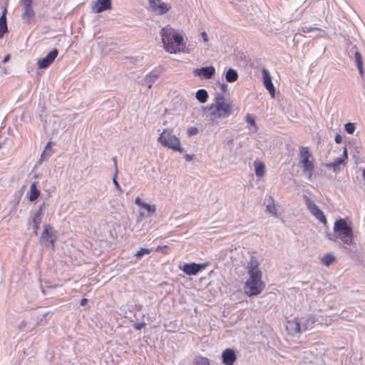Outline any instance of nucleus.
Wrapping results in <instances>:
<instances>
[{"instance_id":"nucleus-1","label":"nucleus","mask_w":365,"mask_h":365,"mask_svg":"<svg viewBox=\"0 0 365 365\" xmlns=\"http://www.w3.org/2000/svg\"><path fill=\"white\" fill-rule=\"evenodd\" d=\"M334 234L327 233V238L333 242L341 240L346 245H354V234L352 228L344 219L336 220L334 225Z\"/></svg>"},{"instance_id":"nucleus-2","label":"nucleus","mask_w":365,"mask_h":365,"mask_svg":"<svg viewBox=\"0 0 365 365\" xmlns=\"http://www.w3.org/2000/svg\"><path fill=\"white\" fill-rule=\"evenodd\" d=\"M213 108L215 109L211 113V115L215 118H227L232 114L231 103L225 102L223 94H216L215 102L210 106V109Z\"/></svg>"},{"instance_id":"nucleus-3","label":"nucleus","mask_w":365,"mask_h":365,"mask_svg":"<svg viewBox=\"0 0 365 365\" xmlns=\"http://www.w3.org/2000/svg\"><path fill=\"white\" fill-rule=\"evenodd\" d=\"M262 273H252L249 274V278L244 284V292L246 295L251 297L259 294L265 287L262 280Z\"/></svg>"},{"instance_id":"nucleus-4","label":"nucleus","mask_w":365,"mask_h":365,"mask_svg":"<svg viewBox=\"0 0 365 365\" xmlns=\"http://www.w3.org/2000/svg\"><path fill=\"white\" fill-rule=\"evenodd\" d=\"M158 140L163 146L172 149L174 151L182 153L184 150L180 145L179 138L173 134L172 131H168L167 129L163 130Z\"/></svg>"},{"instance_id":"nucleus-5","label":"nucleus","mask_w":365,"mask_h":365,"mask_svg":"<svg viewBox=\"0 0 365 365\" xmlns=\"http://www.w3.org/2000/svg\"><path fill=\"white\" fill-rule=\"evenodd\" d=\"M299 157V164L302 168L303 173L308 176L309 179H311L314 170V164L313 160H310L312 155L308 147L300 148Z\"/></svg>"},{"instance_id":"nucleus-6","label":"nucleus","mask_w":365,"mask_h":365,"mask_svg":"<svg viewBox=\"0 0 365 365\" xmlns=\"http://www.w3.org/2000/svg\"><path fill=\"white\" fill-rule=\"evenodd\" d=\"M175 33V30L169 26L163 27L160 32L163 47L170 53H176L180 51V49L173 43V35Z\"/></svg>"},{"instance_id":"nucleus-7","label":"nucleus","mask_w":365,"mask_h":365,"mask_svg":"<svg viewBox=\"0 0 365 365\" xmlns=\"http://www.w3.org/2000/svg\"><path fill=\"white\" fill-rule=\"evenodd\" d=\"M56 239V232L53 230V227L48 224L44 225L43 230L39 239V243L54 250Z\"/></svg>"},{"instance_id":"nucleus-8","label":"nucleus","mask_w":365,"mask_h":365,"mask_svg":"<svg viewBox=\"0 0 365 365\" xmlns=\"http://www.w3.org/2000/svg\"><path fill=\"white\" fill-rule=\"evenodd\" d=\"M305 205L309 212L321 223L327 225V221L324 212L319 208L315 202L309 197L304 196Z\"/></svg>"},{"instance_id":"nucleus-9","label":"nucleus","mask_w":365,"mask_h":365,"mask_svg":"<svg viewBox=\"0 0 365 365\" xmlns=\"http://www.w3.org/2000/svg\"><path fill=\"white\" fill-rule=\"evenodd\" d=\"M207 264V263H185L180 267V269L187 275H196L203 270Z\"/></svg>"},{"instance_id":"nucleus-10","label":"nucleus","mask_w":365,"mask_h":365,"mask_svg":"<svg viewBox=\"0 0 365 365\" xmlns=\"http://www.w3.org/2000/svg\"><path fill=\"white\" fill-rule=\"evenodd\" d=\"M148 1L152 11L158 15H163L171 9L170 4L163 2L161 0H148Z\"/></svg>"},{"instance_id":"nucleus-11","label":"nucleus","mask_w":365,"mask_h":365,"mask_svg":"<svg viewBox=\"0 0 365 365\" xmlns=\"http://www.w3.org/2000/svg\"><path fill=\"white\" fill-rule=\"evenodd\" d=\"M348 161V150L346 146H344L343 148L342 155L339 158H337L334 160V162L327 163L326 167L328 169H332L334 173H337L340 170V166L341 165H346Z\"/></svg>"},{"instance_id":"nucleus-12","label":"nucleus","mask_w":365,"mask_h":365,"mask_svg":"<svg viewBox=\"0 0 365 365\" xmlns=\"http://www.w3.org/2000/svg\"><path fill=\"white\" fill-rule=\"evenodd\" d=\"M58 54L57 48L51 50L45 57L40 58L37 61L38 68L39 69H46L50 66Z\"/></svg>"},{"instance_id":"nucleus-13","label":"nucleus","mask_w":365,"mask_h":365,"mask_svg":"<svg viewBox=\"0 0 365 365\" xmlns=\"http://www.w3.org/2000/svg\"><path fill=\"white\" fill-rule=\"evenodd\" d=\"M195 76L200 77L201 79H210L215 73V68L213 66L201 67L193 70Z\"/></svg>"},{"instance_id":"nucleus-14","label":"nucleus","mask_w":365,"mask_h":365,"mask_svg":"<svg viewBox=\"0 0 365 365\" xmlns=\"http://www.w3.org/2000/svg\"><path fill=\"white\" fill-rule=\"evenodd\" d=\"M45 205L46 203L43 202L42 205L38 207V210L36 211L33 216L32 228L36 235L38 234V230H39L40 225L42 222V219L44 215L43 211Z\"/></svg>"},{"instance_id":"nucleus-15","label":"nucleus","mask_w":365,"mask_h":365,"mask_svg":"<svg viewBox=\"0 0 365 365\" xmlns=\"http://www.w3.org/2000/svg\"><path fill=\"white\" fill-rule=\"evenodd\" d=\"M112 8L111 0H96L92 3L91 9L93 13L99 14Z\"/></svg>"},{"instance_id":"nucleus-16","label":"nucleus","mask_w":365,"mask_h":365,"mask_svg":"<svg viewBox=\"0 0 365 365\" xmlns=\"http://www.w3.org/2000/svg\"><path fill=\"white\" fill-rule=\"evenodd\" d=\"M286 328L289 334L292 336H295L297 334L303 332L302 329V322H300V320H298L297 318L288 321Z\"/></svg>"},{"instance_id":"nucleus-17","label":"nucleus","mask_w":365,"mask_h":365,"mask_svg":"<svg viewBox=\"0 0 365 365\" xmlns=\"http://www.w3.org/2000/svg\"><path fill=\"white\" fill-rule=\"evenodd\" d=\"M262 73L264 86L269 91L272 97H274L275 93V88L269 71L266 68H263L262 70Z\"/></svg>"},{"instance_id":"nucleus-18","label":"nucleus","mask_w":365,"mask_h":365,"mask_svg":"<svg viewBox=\"0 0 365 365\" xmlns=\"http://www.w3.org/2000/svg\"><path fill=\"white\" fill-rule=\"evenodd\" d=\"M237 359V355L235 350L227 348L222 353V362L225 365H234Z\"/></svg>"},{"instance_id":"nucleus-19","label":"nucleus","mask_w":365,"mask_h":365,"mask_svg":"<svg viewBox=\"0 0 365 365\" xmlns=\"http://www.w3.org/2000/svg\"><path fill=\"white\" fill-rule=\"evenodd\" d=\"M318 321L317 317L315 314H309L306 318L300 319L302 322V329L303 332L313 328L314 324Z\"/></svg>"},{"instance_id":"nucleus-20","label":"nucleus","mask_w":365,"mask_h":365,"mask_svg":"<svg viewBox=\"0 0 365 365\" xmlns=\"http://www.w3.org/2000/svg\"><path fill=\"white\" fill-rule=\"evenodd\" d=\"M160 73L158 71L150 72L144 78V83L148 88H151L153 83L159 78Z\"/></svg>"},{"instance_id":"nucleus-21","label":"nucleus","mask_w":365,"mask_h":365,"mask_svg":"<svg viewBox=\"0 0 365 365\" xmlns=\"http://www.w3.org/2000/svg\"><path fill=\"white\" fill-rule=\"evenodd\" d=\"M248 274L252 273L262 274V271L259 268V262L255 257H252L247 266Z\"/></svg>"},{"instance_id":"nucleus-22","label":"nucleus","mask_w":365,"mask_h":365,"mask_svg":"<svg viewBox=\"0 0 365 365\" xmlns=\"http://www.w3.org/2000/svg\"><path fill=\"white\" fill-rule=\"evenodd\" d=\"M38 182H33L30 186L28 197L31 202L36 200L40 195V190L37 187Z\"/></svg>"},{"instance_id":"nucleus-23","label":"nucleus","mask_w":365,"mask_h":365,"mask_svg":"<svg viewBox=\"0 0 365 365\" xmlns=\"http://www.w3.org/2000/svg\"><path fill=\"white\" fill-rule=\"evenodd\" d=\"M35 17V12L31 7L24 8V12L22 14V19L26 22L30 23Z\"/></svg>"},{"instance_id":"nucleus-24","label":"nucleus","mask_w":365,"mask_h":365,"mask_svg":"<svg viewBox=\"0 0 365 365\" xmlns=\"http://www.w3.org/2000/svg\"><path fill=\"white\" fill-rule=\"evenodd\" d=\"M225 78L228 83H234L238 78L237 71L234 68H230L225 72Z\"/></svg>"},{"instance_id":"nucleus-25","label":"nucleus","mask_w":365,"mask_h":365,"mask_svg":"<svg viewBox=\"0 0 365 365\" xmlns=\"http://www.w3.org/2000/svg\"><path fill=\"white\" fill-rule=\"evenodd\" d=\"M196 99L201 103H205L208 98L207 91L204 88L199 89L195 94Z\"/></svg>"},{"instance_id":"nucleus-26","label":"nucleus","mask_w":365,"mask_h":365,"mask_svg":"<svg viewBox=\"0 0 365 365\" xmlns=\"http://www.w3.org/2000/svg\"><path fill=\"white\" fill-rule=\"evenodd\" d=\"M255 165V175L257 177H262L265 172V166L263 163H254Z\"/></svg>"},{"instance_id":"nucleus-27","label":"nucleus","mask_w":365,"mask_h":365,"mask_svg":"<svg viewBox=\"0 0 365 365\" xmlns=\"http://www.w3.org/2000/svg\"><path fill=\"white\" fill-rule=\"evenodd\" d=\"M193 363L194 365H210L209 359L202 356H197L194 359Z\"/></svg>"},{"instance_id":"nucleus-28","label":"nucleus","mask_w":365,"mask_h":365,"mask_svg":"<svg viewBox=\"0 0 365 365\" xmlns=\"http://www.w3.org/2000/svg\"><path fill=\"white\" fill-rule=\"evenodd\" d=\"M173 43L175 46L177 48H178V46L182 45L183 43L182 36L181 34L175 33L173 35Z\"/></svg>"},{"instance_id":"nucleus-29","label":"nucleus","mask_w":365,"mask_h":365,"mask_svg":"<svg viewBox=\"0 0 365 365\" xmlns=\"http://www.w3.org/2000/svg\"><path fill=\"white\" fill-rule=\"evenodd\" d=\"M335 260V257L330 254H326L322 258V262L325 266H329Z\"/></svg>"},{"instance_id":"nucleus-30","label":"nucleus","mask_w":365,"mask_h":365,"mask_svg":"<svg viewBox=\"0 0 365 365\" xmlns=\"http://www.w3.org/2000/svg\"><path fill=\"white\" fill-rule=\"evenodd\" d=\"M269 199L272 201V204H269L266 206V211L269 213L272 214L273 216H277V210L275 207V205L273 204L274 199L272 196H269Z\"/></svg>"},{"instance_id":"nucleus-31","label":"nucleus","mask_w":365,"mask_h":365,"mask_svg":"<svg viewBox=\"0 0 365 365\" xmlns=\"http://www.w3.org/2000/svg\"><path fill=\"white\" fill-rule=\"evenodd\" d=\"M141 207L147 210L148 216L149 217L152 216L153 213L155 212V207L154 205H152L147 202H144Z\"/></svg>"},{"instance_id":"nucleus-32","label":"nucleus","mask_w":365,"mask_h":365,"mask_svg":"<svg viewBox=\"0 0 365 365\" xmlns=\"http://www.w3.org/2000/svg\"><path fill=\"white\" fill-rule=\"evenodd\" d=\"M52 155L51 150H43L41 155V158L38 161V164H41L43 161L47 160Z\"/></svg>"},{"instance_id":"nucleus-33","label":"nucleus","mask_w":365,"mask_h":365,"mask_svg":"<svg viewBox=\"0 0 365 365\" xmlns=\"http://www.w3.org/2000/svg\"><path fill=\"white\" fill-rule=\"evenodd\" d=\"M151 251H152L151 250L140 247V250L135 253V256L137 257L138 258H140L141 257H143L145 255L150 254L151 252Z\"/></svg>"},{"instance_id":"nucleus-34","label":"nucleus","mask_w":365,"mask_h":365,"mask_svg":"<svg viewBox=\"0 0 365 365\" xmlns=\"http://www.w3.org/2000/svg\"><path fill=\"white\" fill-rule=\"evenodd\" d=\"M344 129L349 134H352L356 129L355 124L354 123H346L344 125Z\"/></svg>"},{"instance_id":"nucleus-35","label":"nucleus","mask_w":365,"mask_h":365,"mask_svg":"<svg viewBox=\"0 0 365 365\" xmlns=\"http://www.w3.org/2000/svg\"><path fill=\"white\" fill-rule=\"evenodd\" d=\"M118 169L116 168V170H115V173H114V175L113 177V182L114 184V186L120 192L122 193L123 192V190L120 185V184L118 183V182L117 181V175H118Z\"/></svg>"},{"instance_id":"nucleus-36","label":"nucleus","mask_w":365,"mask_h":365,"mask_svg":"<svg viewBox=\"0 0 365 365\" xmlns=\"http://www.w3.org/2000/svg\"><path fill=\"white\" fill-rule=\"evenodd\" d=\"M245 120L248 124H250L252 126H254L255 129L257 128L255 118L253 115H252L251 114H247Z\"/></svg>"},{"instance_id":"nucleus-37","label":"nucleus","mask_w":365,"mask_h":365,"mask_svg":"<svg viewBox=\"0 0 365 365\" xmlns=\"http://www.w3.org/2000/svg\"><path fill=\"white\" fill-rule=\"evenodd\" d=\"M354 58L356 66H363L362 56L361 53L357 51L354 53Z\"/></svg>"},{"instance_id":"nucleus-38","label":"nucleus","mask_w":365,"mask_h":365,"mask_svg":"<svg viewBox=\"0 0 365 365\" xmlns=\"http://www.w3.org/2000/svg\"><path fill=\"white\" fill-rule=\"evenodd\" d=\"M8 32L7 23H1L0 24V38H1L4 35Z\"/></svg>"},{"instance_id":"nucleus-39","label":"nucleus","mask_w":365,"mask_h":365,"mask_svg":"<svg viewBox=\"0 0 365 365\" xmlns=\"http://www.w3.org/2000/svg\"><path fill=\"white\" fill-rule=\"evenodd\" d=\"M317 29H318V28H314L312 26H302V27H301V29L299 31L300 32L307 34V33H309V32L312 31L313 30H317Z\"/></svg>"},{"instance_id":"nucleus-40","label":"nucleus","mask_w":365,"mask_h":365,"mask_svg":"<svg viewBox=\"0 0 365 365\" xmlns=\"http://www.w3.org/2000/svg\"><path fill=\"white\" fill-rule=\"evenodd\" d=\"M198 133V130L195 127H190L187 129V134L190 136L196 135Z\"/></svg>"},{"instance_id":"nucleus-41","label":"nucleus","mask_w":365,"mask_h":365,"mask_svg":"<svg viewBox=\"0 0 365 365\" xmlns=\"http://www.w3.org/2000/svg\"><path fill=\"white\" fill-rule=\"evenodd\" d=\"M134 329L136 330H141L143 327H145V322L135 323L134 325Z\"/></svg>"},{"instance_id":"nucleus-42","label":"nucleus","mask_w":365,"mask_h":365,"mask_svg":"<svg viewBox=\"0 0 365 365\" xmlns=\"http://www.w3.org/2000/svg\"><path fill=\"white\" fill-rule=\"evenodd\" d=\"M21 3L24 6V8L32 6V0H21Z\"/></svg>"},{"instance_id":"nucleus-43","label":"nucleus","mask_w":365,"mask_h":365,"mask_svg":"<svg viewBox=\"0 0 365 365\" xmlns=\"http://www.w3.org/2000/svg\"><path fill=\"white\" fill-rule=\"evenodd\" d=\"M200 36H201V38H202L203 42L207 43L208 41H209V38H208L207 33L205 31H202L200 33Z\"/></svg>"},{"instance_id":"nucleus-44","label":"nucleus","mask_w":365,"mask_h":365,"mask_svg":"<svg viewBox=\"0 0 365 365\" xmlns=\"http://www.w3.org/2000/svg\"><path fill=\"white\" fill-rule=\"evenodd\" d=\"M360 150H361V147L359 146H355L353 148V157L354 158H356V154H359L360 153Z\"/></svg>"},{"instance_id":"nucleus-45","label":"nucleus","mask_w":365,"mask_h":365,"mask_svg":"<svg viewBox=\"0 0 365 365\" xmlns=\"http://www.w3.org/2000/svg\"><path fill=\"white\" fill-rule=\"evenodd\" d=\"M135 204L139 207H142L144 204V202H143V200L139 197H137L135 199Z\"/></svg>"},{"instance_id":"nucleus-46","label":"nucleus","mask_w":365,"mask_h":365,"mask_svg":"<svg viewBox=\"0 0 365 365\" xmlns=\"http://www.w3.org/2000/svg\"><path fill=\"white\" fill-rule=\"evenodd\" d=\"M334 140L336 143H341L342 142V136L339 133H336L334 138Z\"/></svg>"},{"instance_id":"nucleus-47","label":"nucleus","mask_w":365,"mask_h":365,"mask_svg":"<svg viewBox=\"0 0 365 365\" xmlns=\"http://www.w3.org/2000/svg\"><path fill=\"white\" fill-rule=\"evenodd\" d=\"M6 9L3 12L2 15L0 16V24L1 23H6Z\"/></svg>"},{"instance_id":"nucleus-48","label":"nucleus","mask_w":365,"mask_h":365,"mask_svg":"<svg viewBox=\"0 0 365 365\" xmlns=\"http://www.w3.org/2000/svg\"><path fill=\"white\" fill-rule=\"evenodd\" d=\"M220 90L222 93L227 91V85L225 83L220 84Z\"/></svg>"},{"instance_id":"nucleus-49","label":"nucleus","mask_w":365,"mask_h":365,"mask_svg":"<svg viewBox=\"0 0 365 365\" xmlns=\"http://www.w3.org/2000/svg\"><path fill=\"white\" fill-rule=\"evenodd\" d=\"M52 142L49 141L46 143L44 150H51V148L52 147Z\"/></svg>"},{"instance_id":"nucleus-50","label":"nucleus","mask_w":365,"mask_h":365,"mask_svg":"<svg viewBox=\"0 0 365 365\" xmlns=\"http://www.w3.org/2000/svg\"><path fill=\"white\" fill-rule=\"evenodd\" d=\"M357 68L359 70L360 75L362 76L364 74V70L363 66H357Z\"/></svg>"},{"instance_id":"nucleus-51","label":"nucleus","mask_w":365,"mask_h":365,"mask_svg":"<svg viewBox=\"0 0 365 365\" xmlns=\"http://www.w3.org/2000/svg\"><path fill=\"white\" fill-rule=\"evenodd\" d=\"M87 302H88V299H87L86 298H83V299L81 300V302H80V304H81V306H84V305H86V304H87Z\"/></svg>"},{"instance_id":"nucleus-52","label":"nucleus","mask_w":365,"mask_h":365,"mask_svg":"<svg viewBox=\"0 0 365 365\" xmlns=\"http://www.w3.org/2000/svg\"><path fill=\"white\" fill-rule=\"evenodd\" d=\"M10 59V56L9 55H6L4 59H3V62L4 63H6Z\"/></svg>"},{"instance_id":"nucleus-53","label":"nucleus","mask_w":365,"mask_h":365,"mask_svg":"<svg viewBox=\"0 0 365 365\" xmlns=\"http://www.w3.org/2000/svg\"><path fill=\"white\" fill-rule=\"evenodd\" d=\"M112 160L113 161V163H114V165H115V169H116V168L118 169V167H117V160H116V157H113V158H112Z\"/></svg>"},{"instance_id":"nucleus-54","label":"nucleus","mask_w":365,"mask_h":365,"mask_svg":"<svg viewBox=\"0 0 365 365\" xmlns=\"http://www.w3.org/2000/svg\"><path fill=\"white\" fill-rule=\"evenodd\" d=\"M185 159H186V160H187V161H190V160H192V156H191V155H187L185 156Z\"/></svg>"},{"instance_id":"nucleus-55","label":"nucleus","mask_w":365,"mask_h":365,"mask_svg":"<svg viewBox=\"0 0 365 365\" xmlns=\"http://www.w3.org/2000/svg\"><path fill=\"white\" fill-rule=\"evenodd\" d=\"M362 176H363L364 180H365V168L362 171Z\"/></svg>"},{"instance_id":"nucleus-56","label":"nucleus","mask_w":365,"mask_h":365,"mask_svg":"<svg viewBox=\"0 0 365 365\" xmlns=\"http://www.w3.org/2000/svg\"><path fill=\"white\" fill-rule=\"evenodd\" d=\"M140 215L141 217L143 216V212H140Z\"/></svg>"}]
</instances>
